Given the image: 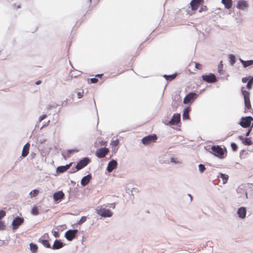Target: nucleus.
<instances>
[{
    "mask_svg": "<svg viewBox=\"0 0 253 253\" xmlns=\"http://www.w3.org/2000/svg\"><path fill=\"white\" fill-rule=\"evenodd\" d=\"M101 145H106V144H107V142H103V141H102V142H101Z\"/></svg>",
    "mask_w": 253,
    "mask_h": 253,
    "instance_id": "obj_52",
    "label": "nucleus"
},
{
    "mask_svg": "<svg viewBox=\"0 0 253 253\" xmlns=\"http://www.w3.org/2000/svg\"><path fill=\"white\" fill-rule=\"evenodd\" d=\"M97 82H98V79H96V78L90 79V83H91V84L96 83Z\"/></svg>",
    "mask_w": 253,
    "mask_h": 253,
    "instance_id": "obj_45",
    "label": "nucleus"
},
{
    "mask_svg": "<svg viewBox=\"0 0 253 253\" xmlns=\"http://www.w3.org/2000/svg\"><path fill=\"white\" fill-rule=\"evenodd\" d=\"M119 141L118 139L112 141L111 143L112 145L113 146H115L118 145L119 144Z\"/></svg>",
    "mask_w": 253,
    "mask_h": 253,
    "instance_id": "obj_44",
    "label": "nucleus"
},
{
    "mask_svg": "<svg viewBox=\"0 0 253 253\" xmlns=\"http://www.w3.org/2000/svg\"><path fill=\"white\" fill-rule=\"evenodd\" d=\"M109 152V150L108 148L104 147L97 149L95 152V155L99 158H103L108 154Z\"/></svg>",
    "mask_w": 253,
    "mask_h": 253,
    "instance_id": "obj_7",
    "label": "nucleus"
},
{
    "mask_svg": "<svg viewBox=\"0 0 253 253\" xmlns=\"http://www.w3.org/2000/svg\"><path fill=\"white\" fill-rule=\"evenodd\" d=\"M6 215V212L3 210L0 211V220Z\"/></svg>",
    "mask_w": 253,
    "mask_h": 253,
    "instance_id": "obj_40",
    "label": "nucleus"
},
{
    "mask_svg": "<svg viewBox=\"0 0 253 253\" xmlns=\"http://www.w3.org/2000/svg\"><path fill=\"white\" fill-rule=\"evenodd\" d=\"M90 161L89 159L88 158H84L80 160L76 166L77 170H80L86 166L90 163Z\"/></svg>",
    "mask_w": 253,
    "mask_h": 253,
    "instance_id": "obj_8",
    "label": "nucleus"
},
{
    "mask_svg": "<svg viewBox=\"0 0 253 253\" xmlns=\"http://www.w3.org/2000/svg\"><path fill=\"white\" fill-rule=\"evenodd\" d=\"M176 159H177L176 158L172 157V158H170V161L172 163H177L178 162L176 161Z\"/></svg>",
    "mask_w": 253,
    "mask_h": 253,
    "instance_id": "obj_47",
    "label": "nucleus"
},
{
    "mask_svg": "<svg viewBox=\"0 0 253 253\" xmlns=\"http://www.w3.org/2000/svg\"><path fill=\"white\" fill-rule=\"evenodd\" d=\"M229 62L231 65H233L236 62L235 56L233 54L229 55Z\"/></svg>",
    "mask_w": 253,
    "mask_h": 253,
    "instance_id": "obj_30",
    "label": "nucleus"
},
{
    "mask_svg": "<svg viewBox=\"0 0 253 253\" xmlns=\"http://www.w3.org/2000/svg\"><path fill=\"white\" fill-rule=\"evenodd\" d=\"M218 177L221 178L223 181V183L225 184L227 182V181L228 180L229 176L227 174H223L222 173H220L218 175Z\"/></svg>",
    "mask_w": 253,
    "mask_h": 253,
    "instance_id": "obj_24",
    "label": "nucleus"
},
{
    "mask_svg": "<svg viewBox=\"0 0 253 253\" xmlns=\"http://www.w3.org/2000/svg\"><path fill=\"white\" fill-rule=\"evenodd\" d=\"M202 78L204 81L208 83H213L216 81V78L215 76L212 73L208 75H203Z\"/></svg>",
    "mask_w": 253,
    "mask_h": 253,
    "instance_id": "obj_9",
    "label": "nucleus"
},
{
    "mask_svg": "<svg viewBox=\"0 0 253 253\" xmlns=\"http://www.w3.org/2000/svg\"><path fill=\"white\" fill-rule=\"evenodd\" d=\"M91 176L90 174H88L85 176H84L82 179L81 184L83 186H85L89 183L90 180L91 179Z\"/></svg>",
    "mask_w": 253,
    "mask_h": 253,
    "instance_id": "obj_21",
    "label": "nucleus"
},
{
    "mask_svg": "<svg viewBox=\"0 0 253 253\" xmlns=\"http://www.w3.org/2000/svg\"><path fill=\"white\" fill-rule=\"evenodd\" d=\"M89 1L91 2V0H89Z\"/></svg>",
    "mask_w": 253,
    "mask_h": 253,
    "instance_id": "obj_55",
    "label": "nucleus"
},
{
    "mask_svg": "<svg viewBox=\"0 0 253 253\" xmlns=\"http://www.w3.org/2000/svg\"><path fill=\"white\" fill-rule=\"evenodd\" d=\"M253 127V123L252 124V126L250 127V128L248 129V131L247 132L246 134V136H248L249 135H250V133H251L252 130V128Z\"/></svg>",
    "mask_w": 253,
    "mask_h": 253,
    "instance_id": "obj_43",
    "label": "nucleus"
},
{
    "mask_svg": "<svg viewBox=\"0 0 253 253\" xmlns=\"http://www.w3.org/2000/svg\"><path fill=\"white\" fill-rule=\"evenodd\" d=\"M41 83H42L41 81H40V80H39V81H37V82H36V84H37V85H39V84H41Z\"/></svg>",
    "mask_w": 253,
    "mask_h": 253,
    "instance_id": "obj_50",
    "label": "nucleus"
},
{
    "mask_svg": "<svg viewBox=\"0 0 253 253\" xmlns=\"http://www.w3.org/2000/svg\"><path fill=\"white\" fill-rule=\"evenodd\" d=\"M252 121H253V118L251 116L243 117L242 118L239 124L243 127H249Z\"/></svg>",
    "mask_w": 253,
    "mask_h": 253,
    "instance_id": "obj_5",
    "label": "nucleus"
},
{
    "mask_svg": "<svg viewBox=\"0 0 253 253\" xmlns=\"http://www.w3.org/2000/svg\"><path fill=\"white\" fill-rule=\"evenodd\" d=\"M84 92L83 90H82V91L78 92L77 93L78 98H82L84 96Z\"/></svg>",
    "mask_w": 253,
    "mask_h": 253,
    "instance_id": "obj_39",
    "label": "nucleus"
},
{
    "mask_svg": "<svg viewBox=\"0 0 253 253\" xmlns=\"http://www.w3.org/2000/svg\"><path fill=\"white\" fill-rule=\"evenodd\" d=\"M237 213L240 218H244L246 215V210L245 208H240L238 210Z\"/></svg>",
    "mask_w": 253,
    "mask_h": 253,
    "instance_id": "obj_18",
    "label": "nucleus"
},
{
    "mask_svg": "<svg viewBox=\"0 0 253 253\" xmlns=\"http://www.w3.org/2000/svg\"><path fill=\"white\" fill-rule=\"evenodd\" d=\"M242 93L244 96V103L245 105V112H246L248 111L251 112L250 110H252V106L250 99V92L247 90H244V87H242Z\"/></svg>",
    "mask_w": 253,
    "mask_h": 253,
    "instance_id": "obj_2",
    "label": "nucleus"
},
{
    "mask_svg": "<svg viewBox=\"0 0 253 253\" xmlns=\"http://www.w3.org/2000/svg\"><path fill=\"white\" fill-rule=\"evenodd\" d=\"M30 249L33 253H36L38 250V247L36 244L31 243L30 245Z\"/></svg>",
    "mask_w": 253,
    "mask_h": 253,
    "instance_id": "obj_31",
    "label": "nucleus"
},
{
    "mask_svg": "<svg viewBox=\"0 0 253 253\" xmlns=\"http://www.w3.org/2000/svg\"><path fill=\"white\" fill-rule=\"evenodd\" d=\"M24 222V219L19 217L15 218L12 222V225L14 227H18L19 225L22 224Z\"/></svg>",
    "mask_w": 253,
    "mask_h": 253,
    "instance_id": "obj_15",
    "label": "nucleus"
},
{
    "mask_svg": "<svg viewBox=\"0 0 253 253\" xmlns=\"http://www.w3.org/2000/svg\"><path fill=\"white\" fill-rule=\"evenodd\" d=\"M194 65L195 66V67L196 69L198 70H202L203 68V66L202 64L196 63V62H192L189 64V66H191L192 65Z\"/></svg>",
    "mask_w": 253,
    "mask_h": 253,
    "instance_id": "obj_29",
    "label": "nucleus"
},
{
    "mask_svg": "<svg viewBox=\"0 0 253 253\" xmlns=\"http://www.w3.org/2000/svg\"><path fill=\"white\" fill-rule=\"evenodd\" d=\"M180 121V114L179 113L174 114L171 120L169 122L170 125H177Z\"/></svg>",
    "mask_w": 253,
    "mask_h": 253,
    "instance_id": "obj_12",
    "label": "nucleus"
},
{
    "mask_svg": "<svg viewBox=\"0 0 253 253\" xmlns=\"http://www.w3.org/2000/svg\"><path fill=\"white\" fill-rule=\"evenodd\" d=\"M207 10L208 8L206 5H202L199 10V12H202V11H206Z\"/></svg>",
    "mask_w": 253,
    "mask_h": 253,
    "instance_id": "obj_38",
    "label": "nucleus"
},
{
    "mask_svg": "<svg viewBox=\"0 0 253 253\" xmlns=\"http://www.w3.org/2000/svg\"><path fill=\"white\" fill-rule=\"evenodd\" d=\"M197 97V94L194 92H191L188 94L184 98L183 103L187 104L194 100Z\"/></svg>",
    "mask_w": 253,
    "mask_h": 253,
    "instance_id": "obj_10",
    "label": "nucleus"
},
{
    "mask_svg": "<svg viewBox=\"0 0 253 253\" xmlns=\"http://www.w3.org/2000/svg\"><path fill=\"white\" fill-rule=\"evenodd\" d=\"M78 232V230H69L65 233V237L68 241L73 240L76 236Z\"/></svg>",
    "mask_w": 253,
    "mask_h": 253,
    "instance_id": "obj_6",
    "label": "nucleus"
},
{
    "mask_svg": "<svg viewBox=\"0 0 253 253\" xmlns=\"http://www.w3.org/2000/svg\"><path fill=\"white\" fill-rule=\"evenodd\" d=\"M240 60L241 62L243 64V65L245 68L253 64V60L244 61V60L240 59Z\"/></svg>",
    "mask_w": 253,
    "mask_h": 253,
    "instance_id": "obj_25",
    "label": "nucleus"
},
{
    "mask_svg": "<svg viewBox=\"0 0 253 253\" xmlns=\"http://www.w3.org/2000/svg\"><path fill=\"white\" fill-rule=\"evenodd\" d=\"M46 117V115H42V116H41L39 118V121H40V122H41L43 120H44Z\"/></svg>",
    "mask_w": 253,
    "mask_h": 253,
    "instance_id": "obj_46",
    "label": "nucleus"
},
{
    "mask_svg": "<svg viewBox=\"0 0 253 253\" xmlns=\"http://www.w3.org/2000/svg\"><path fill=\"white\" fill-rule=\"evenodd\" d=\"M239 138L245 145H251L252 144V141L250 138H244L242 136H239Z\"/></svg>",
    "mask_w": 253,
    "mask_h": 253,
    "instance_id": "obj_20",
    "label": "nucleus"
},
{
    "mask_svg": "<svg viewBox=\"0 0 253 253\" xmlns=\"http://www.w3.org/2000/svg\"><path fill=\"white\" fill-rule=\"evenodd\" d=\"M53 235L55 237L57 238L59 236V234L57 232L55 231L54 232Z\"/></svg>",
    "mask_w": 253,
    "mask_h": 253,
    "instance_id": "obj_49",
    "label": "nucleus"
},
{
    "mask_svg": "<svg viewBox=\"0 0 253 253\" xmlns=\"http://www.w3.org/2000/svg\"><path fill=\"white\" fill-rule=\"evenodd\" d=\"M39 193V191L38 190L35 189L32 190L30 193V195L31 198L36 197Z\"/></svg>",
    "mask_w": 253,
    "mask_h": 253,
    "instance_id": "obj_32",
    "label": "nucleus"
},
{
    "mask_svg": "<svg viewBox=\"0 0 253 253\" xmlns=\"http://www.w3.org/2000/svg\"><path fill=\"white\" fill-rule=\"evenodd\" d=\"M72 166V163H70L69 165H66L65 166H60L58 167L57 169V171L60 173H62L65 172L66 170L68 169L70 167Z\"/></svg>",
    "mask_w": 253,
    "mask_h": 253,
    "instance_id": "obj_22",
    "label": "nucleus"
},
{
    "mask_svg": "<svg viewBox=\"0 0 253 253\" xmlns=\"http://www.w3.org/2000/svg\"><path fill=\"white\" fill-rule=\"evenodd\" d=\"M69 152L70 153H71V152H72V150H70V151H69Z\"/></svg>",
    "mask_w": 253,
    "mask_h": 253,
    "instance_id": "obj_54",
    "label": "nucleus"
},
{
    "mask_svg": "<svg viewBox=\"0 0 253 253\" xmlns=\"http://www.w3.org/2000/svg\"><path fill=\"white\" fill-rule=\"evenodd\" d=\"M39 242L41 243L45 247L47 248H51L50 247V244L47 240L40 239Z\"/></svg>",
    "mask_w": 253,
    "mask_h": 253,
    "instance_id": "obj_27",
    "label": "nucleus"
},
{
    "mask_svg": "<svg viewBox=\"0 0 253 253\" xmlns=\"http://www.w3.org/2000/svg\"><path fill=\"white\" fill-rule=\"evenodd\" d=\"M86 216H82L81 218V219L79 222V224H81L83 223L84 222L86 221Z\"/></svg>",
    "mask_w": 253,
    "mask_h": 253,
    "instance_id": "obj_37",
    "label": "nucleus"
},
{
    "mask_svg": "<svg viewBox=\"0 0 253 253\" xmlns=\"http://www.w3.org/2000/svg\"><path fill=\"white\" fill-rule=\"evenodd\" d=\"M110 205V207H112L113 208H114L115 207L114 204H111Z\"/></svg>",
    "mask_w": 253,
    "mask_h": 253,
    "instance_id": "obj_53",
    "label": "nucleus"
},
{
    "mask_svg": "<svg viewBox=\"0 0 253 253\" xmlns=\"http://www.w3.org/2000/svg\"><path fill=\"white\" fill-rule=\"evenodd\" d=\"M158 137L156 134H153L144 137L141 140L142 143L145 145H148L156 142Z\"/></svg>",
    "mask_w": 253,
    "mask_h": 253,
    "instance_id": "obj_3",
    "label": "nucleus"
},
{
    "mask_svg": "<svg viewBox=\"0 0 253 253\" xmlns=\"http://www.w3.org/2000/svg\"><path fill=\"white\" fill-rule=\"evenodd\" d=\"M248 6V4L246 1L244 0H239L237 4V7L238 9L244 10Z\"/></svg>",
    "mask_w": 253,
    "mask_h": 253,
    "instance_id": "obj_14",
    "label": "nucleus"
},
{
    "mask_svg": "<svg viewBox=\"0 0 253 253\" xmlns=\"http://www.w3.org/2000/svg\"><path fill=\"white\" fill-rule=\"evenodd\" d=\"M205 169L206 168L204 165L200 164L199 165V169L201 173L203 172Z\"/></svg>",
    "mask_w": 253,
    "mask_h": 253,
    "instance_id": "obj_35",
    "label": "nucleus"
},
{
    "mask_svg": "<svg viewBox=\"0 0 253 253\" xmlns=\"http://www.w3.org/2000/svg\"><path fill=\"white\" fill-rule=\"evenodd\" d=\"M30 147V145L29 143H27L24 146L22 153V157H25L28 155Z\"/></svg>",
    "mask_w": 253,
    "mask_h": 253,
    "instance_id": "obj_17",
    "label": "nucleus"
},
{
    "mask_svg": "<svg viewBox=\"0 0 253 253\" xmlns=\"http://www.w3.org/2000/svg\"><path fill=\"white\" fill-rule=\"evenodd\" d=\"M32 214H33V215H37L39 214V209L37 207H34L33 208H32Z\"/></svg>",
    "mask_w": 253,
    "mask_h": 253,
    "instance_id": "obj_34",
    "label": "nucleus"
},
{
    "mask_svg": "<svg viewBox=\"0 0 253 253\" xmlns=\"http://www.w3.org/2000/svg\"><path fill=\"white\" fill-rule=\"evenodd\" d=\"M64 194L62 191L56 192L53 195V198L55 201L62 199L64 198Z\"/></svg>",
    "mask_w": 253,
    "mask_h": 253,
    "instance_id": "obj_19",
    "label": "nucleus"
},
{
    "mask_svg": "<svg viewBox=\"0 0 253 253\" xmlns=\"http://www.w3.org/2000/svg\"><path fill=\"white\" fill-rule=\"evenodd\" d=\"M222 66H223V64L222 63V61H220L219 64L218 65V71L220 72V71L221 70V68H222Z\"/></svg>",
    "mask_w": 253,
    "mask_h": 253,
    "instance_id": "obj_48",
    "label": "nucleus"
},
{
    "mask_svg": "<svg viewBox=\"0 0 253 253\" xmlns=\"http://www.w3.org/2000/svg\"><path fill=\"white\" fill-rule=\"evenodd\" d=\"M222 3L227 9L230 8L232 5V0H222Z\"/></svg>",
    "mask_w": 253,
    "mask_h": 253,
    "instance_id": "obj_23",
    "label": "nucleus"
},
{
    "mask_svg": "<svg viewBox=\"0 0 253 253\" xmlns=\"http://www.w3.org/2000/svg\"><path fill=\"white\" fill-rule=\"evenodd\" d=\"M231 148H232V150L234 151H236L238 149V146L234 143H232L231 144Z\"/></svg>",
    "mask_w": 253,
    "mask_h": 253,
    "instance_id": "obj_36",
    "label": "nucleus"
},
{
    "mask_svg": "<svg viewBox=\"0 0 253 253\" xmlns=\"http://www.w3.org/2000/svg\"><path fill=\"white\" fill-rule=\"evenodd\" d=\"M211 149L213 154L217 157L220 159H222L224 157V152L220 146H213Z\"/></svg>",
    "mask_w": 253,
    "mask_h": 253,
    "instance_id": "obj_4",
    "label": "nucleus"
},
{
    "mask_svg": "<svg viewBox=\"0 0 253 253\" xmlns=\"http://www.w3.org/2000/svg\"><path fill=\"white\" fill-rule=\"evenodd\" d=\"M64 244L60 240H56L51 247L53 250H58L63 247Z\"/></svg>",
    "mask_w": 253,
    "mask_h": 253,
    "instance_id": "obj_16",
    "label": "nucleus"
},
{
    "mask_svg": "<svg viewBox=\"0 0 253 253\" xmlns=\"http://www.w3.org/2000/svg\"><path fill=\"white\" fill-rule=\"evenodd\" d=\"M117 162L114 160H111L108 164L107 170L108 172H111L117 168Z\"/></svg>",
    "mask_w": 253,
    "mask_h": 253,
    "instance_id": "obj_13",
    "label": "nucleus"
},
{
    "mask_svg": "<svg viewBox=\"0 0 253 253\" xmlns=\"http://www.w3.org/2000/svg\"><path fill=\"white\" fill-rule=\"evenodd\" d=\"M176 74H172V75H164V77L167 81H170L174 79L176 77Z\"/></svg>",
    "mask_w": 253,
    "mask_h": 253,
    "instance_id": "obj_28",
    "label": "nucleus"
},
{
    "mask_svg": "<svg viewBox=\"0 0 253 253\" xmlns=\"http://www.w3.org/2000/svg\"><path fill=\"white\" fill-rule=\"evenodd\" d=\"M251 78H252V77L251 76H249L248 77L243 78L242 79V82L244 83H247L248 81H249L250 80Z\"/></svg>",
    "mask_w": 253,
    "mask_h": 253,
    "instance_id": "obj_41",
    "label": "nucleus"
},
{
    "mask_svg": "<svg viewBox=\"0 0 253 253\" xmlns=\"http://www.w3.org/2000/svg\"><path fill=\"white\" fill-rule=\"evenodd\" d=\"M106 206L101 205L98 206L95 210V212L99 215L104 217H110L112 216V212L109 209H106Z\"/></svg>",
    "mask_w": 253,
    "mask_h": 253,
    "instance_id": "obj_1",
    "label": "nucleus"
},
{
    "mask_svg": "<svg viewBox=\"0 0 253 253\" xmlns=\"http://www.w3.org/2000/svg\"><path fill=\"white\" fill-rule=\"evenodd\" d=\"M103 76V74H97L95 76L96 77H99V78H101L102 76Z\"/></svg>",
    "mask_w": 253,
    "mask_h": 253,
    "instance_id": "obj_51",
    "label": "nucleus"
},
{
    "mask_svg": "<svg viewBox=\"0 0 253 253\" xmlns=\"http://www.w3.org/2000/svg\"><path fill=\"white\" fill-rule=\"evenodd\" d=\"M203 2L204 0H192L190 2L192 10L196 11Z\"/></svg>",
    "mask_w": 253,
    "mask_h": 253,
    "instance_id": "obj_11",
    "label": "nucleus"
},
{
    "mask_svg": "<svg viewBox=\"0 0 253 253\" xmlns=\"http://www.w3.org/2000/svg\"><path fill=\"white\" fill-rule=\"evenodd\" d=\"M5 228V226L4 225V222L2 221H0V230H4Z\"/></svg>",
    "mask_w": 253,
    "mask_h": 253,
    "instance_id": "obj_42",
    "label": "nucleus"
},
{
    "mask_svg": "<svg viewBox=\"0 0 253 253\" xmlns=\"http://www.w3.org/2000/svg\"><path fill=\"white\" fill-rule=\"evenodd\" d=\"M253 84V77L252 78H251L250 80L248 81L247 84V88L248 89H251L252 88V84Z\"/></svg>",
    "mask_w": 253,
    "mask_h": 253,
    "instance_id": "obj_33",
    "label": "nucleus"
},
{
    "mask_svg": "<svg viewBox=\"0 0 253 253\" xmlns=\"http://www.w3.org/2000/svg\"><path fill=\"white\" fill-rule=\"evenodd\" d=\"M189 112H190L189 107H187L184 109L183 113V119L184 120L189 119Z\"/></svg>",
    "mask_w": 253,
    "mask_h": 253,
    "instance_id": "obj_26",
    "label": "nucleus"
}]
</instances>
